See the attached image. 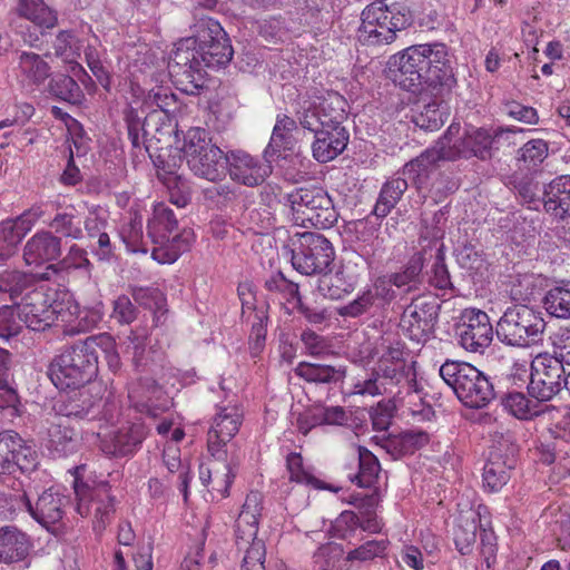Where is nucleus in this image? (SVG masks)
Here are the masks:
<instances>
[{
	"instance_id": "obj_1",
	"label": "nucleus",
	"mask_w": 570,
	"mask_h": 570,
	"mask_svg": "<svg viewBox=\"0 0 570 570\" xmlns=\"http://www.w3.org/2000/svg\"><path fill=\"white\" fill-rule=\"evenodd\" d=\"M195 28L194 37L176 45L169 63L174 83L187 95H197L204 87L205 67L225 66L234 53L230 40L217 20L200 18Z\"/></svg>"
},
{
	"instance_id": "obj_2",
	"label": "nucleus",
	"mask_w": 570,
	"mask_h": 570,
	"mask_svg": "<svg viewBox=\"0 0 570 570\" xmlns=\"http://www.w3.org/2000/svg\"><path fill=\"white\" fill-rule=\"evenodd\" d=\"M394 82L411 92L455 83L449 49L441 42L407 47L394 57Z\"/></svg>"
},
{
	"instance_id": "obj_3",
	"label": "nucleus",
	"mask_w": 570,
	"mask_h": 570,
	"mask_svg": "<svg viewBox=\"0 0 570 570\" xmlns=\"http://www.w3.org/2000/svg\"><path fill=\"white\" fill-rule=\"evenodd\" d=\"M98 363L92 342L87 337L57 354L49 364L48 376L59 390L83 387L97 377Z\"/></svg>"
},
{
	"instance_id": "obj_4",
	"label": "nucleus",
	"mask_w": 570,
	"mask_h": 570,
	"mask_svg": "<svg viewBox=\"0 0 570 570\" xmlns=\"http://www.w3.org/2000/svg\"><path fill=\"white\" fill-rule=\"evenodd\" d=\"M412 21L413 13L405 1L372 2L362 11L358 41L367 46L391 43L396 32L406 29Z\"/></svg>"
},
{
	"instance_id": "obj_5",
	"label": "nucleus",
	"mask_w": 570,
	"mask_h": 570,
	"mask_svg": "<svg viewBox=\"0 0 570 570\" xmlns=\"http://www.w3.org/2000/svg\"><path fill=\"white\" fill-rule=\"evenodd\" d=\"M410 350L399 337L382 336L373 350L376 358V374L385 380V384L396 390L397 394L419 393L415 362L410 358Z\"/></svg>"
},
{
	"instance_id": "obj_6",
	"label": "nucleus",
	"mask_w": 570,
	"mask_h": 570,
	"mask_svg": "<svg viewBox=\"0 0 570 570\" xmlns=\"http://www.w3.org/2000/svg\"><path fill=\"white\" fill-rule=\"evenodd\" d=\"M294 225L317 229L333 227L338 218L332 197L320 186L298 187L284 196Z\"/></svg>"
},
{
	"instance_id": "obj_7",
	"label": "nucleus",
	"mask_w": 570,
	"mask_h": 570,
	"mask_svg": "<svg viewBox=\"0 0 570 570\" xmlns=\"http://www.w3.org/2000/svg\"><path fill=\"white\" fill-rule=\"evenodd\" d=\"M439 373L466 407L481 409L494 399V387L489 377L470 363L446 360Z\"/></svg>"
},
{
	"instance_id": "obj_8",
	"label": "nucleus",
	"mask_w": 570,
	"mask_h": 570,
	"mask_svg": "<svg viewBox=\"0 0 570 570\" xmlns=\"http://www.w3.org/2000/svg\"><path fill=\"white\" fill-rule=\"evenodd\" d=\"M183 154L189 169L202 178L210 181L222 179L226 174L224 151L212 141L209 132L199 127L190 128L185 138Z\"/></svg>"
},
{
	"instance_id": "obj_9",
	"label": "nucleus",
	"mask_w": 570,
	"mask_h": 570,
	"mask_svg": "<svg viewBox=\"0 0 570 570\" xmlns=\"http://www.w3.org/2000/svg\"><path fill=\"white\" fill-rule=\"evenodd\" d=\"M542 313L525 304L508 307L497 324L499 341L509 346L529 347L542 340Z\"/></svg>"
},
{
	"instance_id": "obj_10",
	"label": "nucleus",
	"mask_w": 570,
	"mask_h": 570,
	"mask_svg": "<svg viewBox=\"0 0 570 570\" xmlns=\"http://www.w3.org/2000/svg\"><path fill=\"white\" fill-rule=\"evenodd\" d=\"M63 301L59 299L56 288L47 285L36 286L28 291L17 304L20 321L32 331L43 332L63 320Z\"/></svg>"
},
{
	"instance_id": "obj_11",
	"label": "nucleus",
	"mask_w": 570,
	"mask_h": 570,
	"mask_svg": "<svg viewBox=\"0 0 570 570\" xmlns=\"http://www.w3.org/2000/svg\"><path fill=\"white\" fill-rule=\"evenodd\" d=\"M73 489L77 512L83 518L92 515L94 530L101 533L111 522L115 513V498L111 495L110 485L102 482L90 488L76 476Z\"/></svg>"
},
{
	"instance_id": "obj_12",
	"label": "nucleus",
	"mask_w": 570,
	"mask_h": 570,
	"mask_svg": "<svg viewBox=\"0 0 570 570\" xmlns=\"http://www.w3.org/2000/svg\"><path fill=\"white\" fill-rule=\"evenodd\" d=\"M297 246L292 250L293 267L304 275L324 273L334 259L331 242L321 234H299Z\"/></svg>"
},
{
	"instance_id": "obj_13",
	"label": "nucleus",
	"mask_w": 570,
	"mask_h": 570,
	"mask_svg": "<svg viewBox=\"0 0 570 570\" xmlns=\"http://www.w3.org/2000/svg\"><path fill=\"white\" fill-rule=\"evenodd\" d=\"M566 368L562 358L549 353L538 354L531 362L529 394L540 402L550 401L563 386Z\"/></svg>"
},
{
	"instance_id": "obj_14",
	"label": "nucleus",
	"mask_w": 570,
	"mask_h": 570,
	"mask_svg": "<svg viewBox=\"0 0 570 570\" xmlns=\"http://www.w3.org/2000/svg\"><path fill=\"white\" fill-rule=\"evenodd\" d=\"M39 464L37 451L19 433L12 430L0 432V476L33 472Z\"/></svg>"
},
{
	"instance_id": "obj_15",
	"label": "nucleus",
	"mask_w": 570,
	"mask_h": 570,
	"mask_svg": "<svg viewBox=\"0 0 570 570\" xmlns=\"http://www.w3.org/2000/svg\"><path fill=\"white\" fill-rule=\"evenodd\" d=\"M439 305L432 296L421 295L404 308L400 326L417 343L425 342L434 331Z\"/></svg>"
},
{
	"instance_id": "obj_16",
	"label": "nucleus",
	"mask_w": 570,
	"mask_h": 570,
	"mask_svg": "<svg viewBox=\"0 0 570 570\" xmlns=\"http://www.w3.org/2000/svg\"><path fill=\"white\" fill-rule=\"evenodd\" d=\"M243 411L237 405L219 406L207 432V450L212 458L226 459L227 446L243 423Z\"/></svg>"
},
{
	"instance_id": "obj_17",
	"label": "nucleus",
	"mask_w": 570,
	"mask_h": 570,
	"mask_svg": "<svg viewBox=\"0 0 570 570\" xmlns=\"http://www.w3.org/2000/svg\"><path fill=\"white\" fill-rule=\"evenodd\" d=\"M69 501L67 495L50 488L43 491L36 504L32 505L27 493L21 491L14 495L12 510H26L39 524L49 528L62 520Z\"/></svg>"
},
{
	"instance_id": "obj_18",
	"label": "nucleus",
	"mask_w": 570,
	"mask_h": 570,
	"mask_svg": "<svg viewBox=\"0 0 570 570\" xmlns=\"http://www.w3.org/2000/svg\"><path fill=\"white\" fill-rule=\"evenodd\" d=\"M456 333L459 344L471 353L482 354L493 338V328L488 314L474 308L463 312Z\"/></svg>"
},
{
	"instance_id": "obj_19",
	"label": "nucleus",
	"mask_w": 570,
	"mask_h": 570,
	"mask_svg": "<svg viewBox=\"0 0 570 570\" xmlns=\"http://www.w3.org/2000/svg\"><path fill=\"white\" fill-rule=\"evenodd\" d=\"M42 216V207L32 206L19 216L0 223V266L16 254L18 245Z\"/></svg>"
},
{
	"instance_id": "obj_20",
	"label": "nucleus",
	"mask_w": 570,
	"mask_h": 570,
	"mask_svg": "<svg viewBox=\"0 0 570 570\" xmlns=\"http://www.w3.org/2000/svg\"><path fill=\"white\" fill-rule=\"evenodd\" d=\"M226 161L230 179L247 187L262 185L272 174L269 164L242 150L232 151Z\"/></svg>"
},
{
	"instance_id": "obj_21",
	"label": "nucleus",
	"mask_w": 570,
	"mask_h": 570,
	"mask_svg": "<svg viewBox=\"0 0 570 570\" xmlns=\"http://www.w3.org/2000/svg\"><path fill=\"white\" fill-rule=\"evenodd\" d=\"M147 432L142 423H130L120 426L109 435L100 439V449L112 456H125L135 453L146 439Z\"/></svg>"
},
{
	"instance_id": "obj_22",
	"label": "nucleus",
	"mask_w": 570,
	"mask_h": 570,
	"mask_svg": "<svg viewBox=\"0 0 570 570\" xmlns=\"http://www.w3.org/2000/svg\"><path fill=\"white\" fill-rule=\"evenodd\" d=\"M263 493L259 491H250L246 495L235 523L236 544L238 549L248 544L249 541L259 540L257 532L263 511Z\"/></svg>"
},
{
	"instance_id": "obj_23",
	"label": "nucleus",
	"mask_w": 570,
	"mask_h": 570,
	"mask_svg": "<svg viewBox=\"0 0 570 570\" xmlns=\"http://www.w3.org/2000/svg\"><path fill=\"white\" fill-rule=\"evenodd\" d=\"M73 391L62 396L57 405V413L67 421V419H87L95 416L101 403V397L92 393V387L83 386L72 389Z\"/></svg>"
},
{
	"instance_id": "obj_24",
	"label": "nucleus",
	"mask_w": 570,
	"mask_h": 570,
	"mask_svg": "<svg viewBox=\"0 0 570 570\" xmlns=\"http://www.w3.org/2000/svg\"><path fill=\"white\" fill-rule=\"evenodd\" d=\"M238 463L234 459L213 458L208 464L199 465V480L205 487H210L222 498L229 495L230 487L236 476Z\"/></svg>"
},
{
	"instance_id": "obj_25",
	"label": "nucleus",
	"mask_w": 570,
	"mask_h": 570,
	"mask_svg": "<svg viewBox=\"0 0 570 570\" xmlns=\"http://www.w3.org/2000/svg\"><path fill=\"white\" fill-rule=\"evenodd\" d=\"M481 510L487 511V508L479 505L478 511L473 512L472 519L465 520V524L462 523L463 520L461 518L460 523L458 524V527L454 530L455 547H456L458 551L463 556L469 554L472 550V546L475 543L476 529H478V525L475 523V517H479V520H481ZM489 524H490V522H487L485 524H483L482 521H480V529L483 532H485L487 531L485 527H488ZM491 535L492 534L489 535V534L484 533V535L481 539L482 546H483L482 553L485 556V561H487L488 566L490 564V560L494 559L495 552H497V548H495L494 543H492L490 541L485 543V538L488 540H490Z\"/></svg>"
},
{
	"instance_id": "obj_26",
	"label": "nucleus",
	"mask_w": 570,
	"mask_h": 570,
	"mask_svg": "<svg viewBox=\"0 0 570 570\" xmlns=\"http://www.w3.org/2000/svg\"><path fill=\"white\" fill-rule=\"evenodd\" d=\"M61 255V238L52 232H37L23 247V261L28 266H40L56 261Z\"/></svg>"
},
{
	"instance_id": "obj_27",
	"label": "nucleus",
	"mask_w": 570,
	"mask_h": 570,
	"mask_svg": "<svg viewBox=\"0 0 570 570\" xmlns=\"http://www.w3.org/2000/svg\"><path fill=\"white\" fill-rule=\"evenodd\" d=\"M522 131L520 128L507 127L497 129L474 128L465 130V144L468 148V159L476 157L481 160H485L492 157V150L499 147L500 139L504 134Z\"/></svg>"
},
{
	"instance_id": "obj_28",
	"label": "nucleus",
	"mask_w": 570,
	"mask_h": 570,
	"mask_svg": "<svg viewBox=\"0 0 570 570\" xmlns=\"http://www.w3.org/2000/svg\"><path fill=\"white\" fill-rule=\"evenodd\" d=\"M50 75L51 67L40 55L31 51H22L19 55L16 76L23 88L39 87Z\"/></svg>"
},
{
	"instance_id": "obj_29",
	"label": "nucleus",
	"mask_w": 570,
	"mask_h": 570,
	"mask_svg": "<svg viewBox=\"0 0 570 570\" xmlns=\"http://www.w3.org/2000/svg\"><path fill=\"white\" fill-rule=\"evenodd\" d=\"M544 210L556 218L570 217V175L552 179L543 189Z\"/></svg>"
},
{
	"instance_id": "obj_30",
	"label": "nucleus",
	"mask_w": 570,
	"mask_h": 570,
	"mask_svg": "<svg viewBox=\"0 0 570 570\" xmlns=\"http://www.w3.org/2000/svg\"><path fill=\"white\" fill-rule=\"evenodd\" d=\"M348 132L345 128H323L315 135L312 145L313 157L318 163H328L341 155L347 146Z\"/></svg>"
},
{
	"instance_id": "obj_31",
	"label": "nucleus",
	"mask_w": 570,
	"mask_h": 570,
	"mask_svg": "<svg viewBox=\"0 0 570 570\" xmlns=\"http://www.w3.org/2000/svg\"><path fill=\"white\" fill-rule=\"evenodd\" d=\"M79 444L77 432L67 424L65 419L58 417L57 421L50 423L47 430L46 446L53 456H68L78 450Z\"/></svg>"
},
{
	"instance_id": "obj_32",
	"label": "nucleus",
	"mask_w": 570,
	"mask_h": 570,
	"mask_svg": "<svg viewBox=\"0 0 570 570\" xmlns=\"http://www.w3.org/2000/svg\"><path fill=\"white\" fill-rule=\"evenodd\" d=\"M31 549L29 537L13 525L0 528V562L13 563L27 558Z\"/></svg>"
},
{
	"instance_id": "obj_33",
	"label": "nucleus",
	"mask_w": 570,
	"mask_h": 570,
	"mask_svg": "<svg viewBox=\"0 0 570 570\" xmlns=\"http://www.w3.org/2000/svg\"><path fill=\"white\" fill-rule=\"evenodd\" d=\"M514 464V459L503 455L498 451L491 452L483 468L482 479L484 489L491 493L501 491L510 480Z\"/></svg>"
},
{
	"instance_id": "obj_34",
	"label": "nucleus",
	"mask_w": 570,
	"mask_h": 570,
	"mask_svg": "<svg viewBox=\"0 0 570 570\" xmlns=\"http://www.w3.org/2000/svg\"><path fill=\"white\" fill-rule=\"evenodd\" d=\"M178 228V219L174 210L165 203L154 205L151 217L147 223L148 237L155 245H165L169 236Z\"/></svg>"
},
{
	"instance_id": "obj_35",
	"label": "nucleus",
	"mask_w": 570,
	"mask_h": 570,
	"mask_svg": "<svg viewBox=\"0 0 570 570\" xmlns=\"http://www.w3.org/2000/svg\"><path fill=\"white\" fill-rule=\"evenodd\" d=\"M441 160L434 148L426 149L403 167V175L411 179L417 190L429 187L431 176L436 171V164Z\"/></svg>"
},
{
	"instance_id": "obj_36",
	"label": "nucleus",
	"mask_w": 570,
	"mask_h": 570,
	"mask_svg": "<svg viewBox=\"0 0 570 570\" xmlns=\"http://www.w3.org/2000/svg\"><path fill=\"white\" fill-rule=\"evenodd\" d=\"M357 285L354 275L345 269H338L335 273H322L317 279V291L330 299H341L351 294Z\"/></svg>"
},
{
	"instance_id": "obj_37",
	"label": "nucleus",
	"mask_w": 570,
	"mask_h": 570,
	"mask_svg": "<svg viewBox=\"0 0 570 570\" xmlns=\"http://www.w3.org/2000/svg\"><path fill=\"white\" fill-rule=\"evenodd\" d=\"M460 130L461 125L459 122H452L436 141L433 148L441 160L468 159L465 135H460Z\"/></svg>"
},
{
	"instance_id": "obj_38",
	"label": "nucleus",
	"mask_w": 570,
	"mask_h": 570,
	"mask_svg": "<svg viewBox=\"0 0 570 570\" xmlns=\"http://www.w3.org/2000/svg\"><path fill=\"white\" fill-rule=\"evenodd\" d=\"M286 471L291 482L303 484L315 490H327L337 493L341 487L326 483L314 476L308 469L304 466L303 456L301 453L291 452L286 456Z\"/></svg>"
},
{
	"instance_id": "obj_39",
	"label": "nucleus",
	"mask_w": 570,
	"mask_h": 570,
	"mask_svg": "<svg viewBox=\"0 0 570 570\" xmlns=\"http://www.w3.org/2000/svg\"><path fill=\"white\" fill-rule=\"evenodd\" d=\"M195 240L194 230L184 228L180 233L169 236L165 245H157L151 250V257L160 264L175 263L179 256L187 252Z\"/></svg>"
},
{
	"instance_id": "obj_40",
	"label": "nucleus",
	"mask_w": 570,
	"mask_h": 570,
	"mask_svg": "<svg viewBox=\"0 0 570 570\" xmlns=\"http://www.w3.org/2000/svg\"><path fill=\"white\" fill-rule=\"evenodd\" d=\"M409 185L405 178L396 177L386 180L380 190L373 208V215L377 218L386 217L401 200Z\"/></svg>"
},
{
	"instance_id": "obj_41",
	"label": "nucleus",
	"mask_w": 570,
	"mask_h": 570,
	"mask_svg": "<svg viewBox=\"0 0 570 570\" xmlns=\"http://www.w3.org/2000/svg\"><path fill=\"white\" fill-rule=\"evenodd\" d=\"M425 240H428V238L421 236L419 243L422 246V249L415 252L410 257L401 272L392 273L389 275V283L391 285H394L397 288L409 286L407 291H411L412 285L419 283V278L425 262L426 246L423 245V242Z\"/></svg>"
},
{
	"instance_id": "obj_42",
	"label": "nucleus",
	"mask_w": 570,
	"mask_h": 570,
	"mask_svg": "<svg viewBox=\"0 0 570 570\" xmlns=\"http://www.w3.org/2000/svg\"><path fill=\"white\" fill-rule=\"evenodd\" d=\"M358 471L350 475L352 483L358 488L375 489L381 473L379 459L365 446H357Z\"/></svg>"
},
{
	"instance_id": "obj_43",
	"label": "nucleus",
	"mask_w": 570,
	"mask_h": 570,
	"mask_svg": "<svg viewBox=\"0 0 570 570\" xmlns=\"http://www.w3.org/2000/svg\"><path fill=\"white\" fill-rule=\"evenodd\" d=\"M38 276L18 269H4L0 273V293L9 295L10 301L16 302L23 292L32 289Z\"/></svg>"
},
{
	"instance_id": "obj_44",
	"label": "nucleus",
	"mask_w": 570,
	"mask_h": 570,
	"mask_svg": "<svg viewBox=\"0 0 570 570\" xmlns=\"http://www.w3.org/2000/svg\"><path fill=\"white\" fill-rule=\"evenodd\" d=\"M372 519H365L361 522L360 517L355 512L345 510L334 520L332 532L337 539L351 540L360 528L364 531L377 532L380 527L379 524H372Z\"/></svg>"
},
{
	"instance_id": "obj_45",
	"label": "nucleus",
	"mask_w": 570,
	"mask_h": 570,
	"mask_svg": "<svg viewBox=\"0 0 570 570\" xmlns=\"http://www.w3.org/2000/svg\"><path fill=\"white\" fill-rule=\"evenodd\" d=\"M313 563L318 570H350L343 546L335 542L320 546L313 554Z\"/></svg>"
},
{
	"instance_id": "obj_46",
	"label": "nucleus",
	"mask_w": 570,
	"mask_h": 570,
	"mask_svg": "<svg viewBox=\"0 0 570 570\" xmlns=\"http://www.w3.org/2000/svg\"><path fill=\"white\" fill-rule=\"evenodd\" d=\"M49 227L58 235L80 239L82 238V219L78 215L75 206L70 205L65 207L61 212H58L52 220L49 223Z\"/></svg>"
},
{
	"instance_id": "obj_47",
	"label": "nucleus",
	"mask_w": 570,
	"mask_h": 570,
	"mask_svg": "<svg viewBox=\"0 0 570 570\" xmlns=\"http://www.w3.org/2000/svg\"><path fill=\"white\" fill-rule=\"evenodd\" d=\"M295 374L309 383L330 384L340 381L344 372L327 364L299 362Z\"/></svg>"
},
{
	"instance_id": "obj_48",
	"label": "nucleus",
	"mask_w": 570,
	"mask_h": 570,
	"mask_svg": "<svg viewBox=\"0 0 570 570\" xmlns=\"http://www.w3.org/2000/svg\"><path fill=\"white\" fill-rule=\"evenodd\" d=\"M450 116L449 107L443 102L432 101L412 116L415 126L425 131L439 130Z\"/></svg>"
},
{
	"instance_id": "obj_49",
	"label": "nucleus",
	"mask_w": 570,
	"mask_h": 570,
	"mask_svg": "<svg viewBox=\"0 0 570 570\" xmlns=\"http://www.w3.org/2000/svg\"><path fill=\"white\" fill-rule=\"evenodd\" d=\"M17 10L19 16L30 20L40 28H53L58 21L56 12L42 1L19 0Z\"/></svg>"
},
{
	"instance_id": "obj_50",
	"label": "nucleus",
	"mask_w": 570,
	"mask_h": 570,
	"mask_svg": "<svg viewBox=\"0 0 570 570\" xmlns=\"http://www.w3.org/2000/svg\"><path fill=\"white\" fill-rule=\"evenodd\" d=\"M323 128L340 129L346 119V100L343 96L335 94L330 95L320 102Z\"/></svg>"
},
{
	"instance_id": "obj_51",
	"label": "nucleus",
	"mask_w": 570,
	"mask_h": 570,
	"mask_svg": "<svg viewBox=\"0 0 570 570\" xmlns=\"http://www.w3.org/2000/svg\"><path fill=\"white\" fill-rule=\"evenodd\" d=\"M543 306L548 314L557 318H570V288L556 286L547 292Z\"/></svg>"
},
{
	"instance_id": "obj_52",
	"label": "nucleus",
	"mask_w": 570,
	"mask_h": 570,
	"mask_svg": "<svg viewBox=\"0 0 570 570\" xmlns=\"http://www.w3.org/2000/svg\"><path fill=\"white\" fill-rule=\"evenodd\" d=\"M49 92L60 100L78 104L83 95L77 81L68 75H57L49 82Z\"/></svg>"
},
{
	"instance_id": "obj_53",
	"label": "nucleus",
	"mask_w": 570,
	"mask_h": 570,
	"mask_svg": "<svg viewBox=\"0 0 570 570\" xmlns=\"http://www.w3.org/2000/svg\"><path fill=\"white\" fill-rule=\"evenodd\" d=\"M430 442V434L421 429H411L402 432L393 440L391 445L401 455L412 454Z\"/></svg>"
},
{
	"instance_id": "obj_54",
	"label": "nucleus",
	"mask_w": 570,
	"mask_h": 570,
	"mask_svg": "<svg viewBox=\"0 0 570 570\" xmlns=\"http://www.w3.org/2000/svg\"><path fill=\"white\" fill-rule=\"evenodd\" d=\"M47 269L55 273L58 271L81 269L88 277H90L92 264L88 258L86 249L73 244L61 261L57 264H50Z\"/></svg>"
},
{
	"instance_id": "obj_55",
	"label": "nucleus",
	"mask_w": 570,
	"mask_h": 570,
	"mask_svg": "<svg viewBox=\"0 0 570 570\" xmlns=\"http://www.w3.org/2000/svg\"><path fill=\"white\" fill-rule=\"evenodd\" d=\"M549 154V145L543 139H531L519 150L517 160L527 169L541 165Z\"/></svg>"
},
{
	"instance_id": "obj_56",
	"label": "nucleus",
	"mask_w": 570,
	"mask_h": 570,
	"mask_svg": "<svg viewBox=\"0 0 570 570\" xmlns=\"http://www.w3.org/2000/svg\"><path fill=\"white\" fill-rule=\"evenodd\" d=\"M89 340L94 345V354L99 356V351L102 352L109 370L117 373L121 367V361L116 348L115 338L108 333H102L89 336Z\"/></svg>"
},
{
	"instance_id": "obj_57",
	"label": "nucleus",
	"mask_w": 570,
	"mask_h": 570,
	"mask_svg": "<svg viewBox=\"0 0 570 570\" xmlns=\"http://www.w3.org/2000/svg\"><path fill=\"white\" fill-rule=\"evenodd\" d=\"M120 237L128 250L132 253H147L148 248L144 240L142 220L137 215L125 224L120 229Z\"/></svg>"
},
{
	"instance_id": "obj_58",
	"label": "nucleus",
	"mask_w": 570,
	"mask_h": 570,
	"mask_svg": "<svg viewBox=\"0 0 570 570\" xmlns=\"http://www.w3.org/2000/svg\"><path fill=\"white\" fill-rule=\"evenodd\" d=\"M55 55L65 62H76L80 57V46L71 30H61L53 41Z\"/></svg>"
},
{
	"instance_id": "obj_59",
	"label": "nucleus",
	"mask_w": 570,
	"mask_h": 570,
	"mask_svg": "<svg viewBox=\"0 0 570 570\" xmlns=\"http://www.w3.org/2000/svg\"><path fill=\"white\" fill-rule=\"evenodd\" d=\"M387 547V540H368L347 552L348 566L351 567V563L355 561L367 562L376 558H383L386 554Z\"/></svg>"
},
{
	"instance_id": "obj_60",
	"label": "nucleus",
	"mask_w": 570,
	"mask_h": 570,
	"mask_svg": "<svg viewBox=\"0 0 570 570\" xmlns=\"http://www.w3.org/2000/svg\"><path fill=\"white\" fill-rule=\"evenodd\" d=\"M377 298V293L371 288L361 292L355 299L338 308L343 317H358L368 312Z\"/></svg>"
},
{
	"instance_id": "obj_61",
	"label": "nucleus",
	"mask_w": 570,
	"mask_h": 570,
	"mask_svg": "<svg viewBox=\"0 0 570 570\" xmlns=\"http://www.w3.org/2000/svg\"><path fill=\"white\" fill-rule=\"evenodd\" d=\"M238 298L242 303V318L245 321H250V317L254 316L259 308H266V304H257L256 298V288L252 282L245 281L240 282L237 286Z\"/></svg>"
},
{
	"instance_id": "obj_62",
	"label": "nucleus",
	"mask_w": 570,
	"mask_h": 570,
	"mask_svg": "<svg viewBox=\"0 0 570 570\" xmlns=\"http://www.w3.org/2000/svg\"><path fill=\"white\" fill-rule=\"evenodd\" d=\"M385 380L376 374L373 370L371 377L360 381L354 385V394L379 396L383 394H392L397 396L396 390L389 384H385Z\"/></svg>"
},
{
	"instance_id": "obj_63",
	"label": "nucleus",
	"mask_w": 570,
	"mask_h": 570,
	"mask_svg": "<svg viewBox=\"0 0 570 570\" xmlns=\"http://www.w3.org/2000/svg\"><path fill=\"white\" fill-rule=\"evenodd\" d=\"M138 314L137 306L127 295L121 294L112 301L110 317L119 325H130L137 320Z\"/></svg>"
},
{
	"instance_id": "obj_64",
	"label": "nucleus",
	"mask_w": 570,
	"mask_h": 570,
	"mask_svg": "<svg viewBox=\"0 0 570 570\" xmlns=\"http://www.w3.org/2000/svg\"><path fill=\"white\" fill-rule=\"evenodd\" d=\"M22 321H20L17 307L3 306L0 308V338L9 340L17 336L22 331Z\"/></svg>"
}]
</instances>
